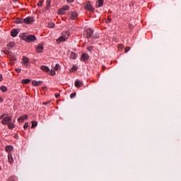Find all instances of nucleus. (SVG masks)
Here are the masks:
<instances>
[{"label": "nucleus", "mask_w": 181, "mask_h": 181, "mask_svg": "<svg viewBox=\"0 0 181 181\" xmlns=\"http://www.w3.org/2000/svg\"><path fill=\"white\" fill-rule=\"evenodd\" d=\"M69 37L70 33L66 31L65 33H62V35L57 40V43L58 45H60L62 42H66V40H67V39H69Z\"/></svg>", "instance_id": "nucleus-1"}, {"label": "nucleus", "mask_w": 181, "mask_h": 181, "mask_svg": "<svg viewBox=\"0 0 181 181\" xmlns=\"http://www.w3.org/2000/svg\"><path fill=\"white\" fill-rule=\"evenodd\" d=\"M85 9L89 11L90 12H94V8L90 1H86L85 3Z\"/></svg>", "instance_id": "nucleus-2"}, {"label": "nucleus", "mask_w": 181, "mask_h": 181, "mask_svg": "<svg viewBox=\"0 0 181 181\" xmlns=\"http://www.w3.org/2000/svg\"><path fill=\"white\" fill-rule=\"evenodd\" d=\"M11 122H12V117L8 116L3 118L1 124L3 125H8V124H9Z\"/></svg>", "instance_id": "nucleus-3"}, {"label": "nucleus", "mask_w": 181, "mask_h": 181, "mask_svg": "<svg viewBox=\"0 0 181 181\" xmlns=\"http://www.w3.org/2000/svg\"><path fill=\"white\" fill-rule=\"evenodd\" d=\"M32 22H35V18L33 17H27L24 18V23H26V25H29L32 23Z\"/></svg>", "instance_id": "nucleus-4"}, {"label": "nucleus", "mask_w": 181, "mask_h": 181, "mask_svg": "<svg viewBox=\"0 0 181 181\" xmlns=\"http://www.w3.org/2000/svg\"><path fill=\"white\" fill-rule=\"evenodd\" d=\"M88 59H90V55H88V54H87V53L82 54V55L81 57V62H87V60H88Z\"/></svg>", "instance_id": "nucleus-5"}, {"label": "nucleus", "mask_w": 181, "mask_h": 181, "mask_svg": "<svg viewBox=\"0 0 181 181\" xmlns=\"http://www.w3.org/2000/svg\"><path fill=\"white\" fill-rule=\"evenodd\" d=\"M86 37L88 39L93 36V33H94V30L91 28H88L86 30Z\"/></svg>", "instance_id": "nucleus-6"}, {"label": "nucleus", "mask_w": 181, "mask_h": 181, "mask_svg": "<svg viewBox=\"0 0 181 181\" xmlns=\"http://www.w3.org/2000/svg\"><path fill=\"white\" fill-rule=\"evenodd\" d=\"M35 40H36V36H35L33 35H30L27 36L28 43H30V42H33Z\"/></svg>", "instance_id": "nucleus-7"}, {"label": "nucleus", "mask_w": 181, "mask_h": 181, "mask_svg": "<svg viewBox=\"0 0 181 181\" xmlns=\"http://www.w3.org/2000/svg\"><path fill=\"white\" fill-rule=\"evenodd\" d=\"M5 151L9 155V153H11V152H12V151H13V146H6L5 147Z\"/></svg>", "instance_id": "nucleus-8"}, {"label": "nucleus", "mask_w": 181, "mask_h": 181, "mask_svg": "<svg viewBox=\"0 0 181 181\" xmlns=\"http://www.w3.org/2000/svg\"><path fill=\"white\" fill-rule=\"evenodd\" d=\"M104 5V0H98L96 1V8H101Z\"/></svg>", "instance_id": "nucleus-9"}, {"label": "nucleus", "mask_w": 181, "mask_h": 181, "mask_svg": "<svg viewBox=\"0 0 181 181\" xmlns=\"http://www.w3.org/2000/svg\"><path fill=\"white\" fill-rule=\"evenodd\" d=\"M75 87H76L77 88H80V87H83V82H81L78 80H76L75 81Z\"/></svg>", "instance_id": "nucleus-10"}, {"label": "nucleus", "mask_w": 181, "mask_h": 181, "mask_svg": "<svg viewBox=\"0 0 181 181\" xmlns=\"http://www.w3.org/2000/svg\"><path fill=\"white\" fill-rule=\"evenodd\" d=\"M23 63H24V65L28 67L29 66V59L26 57H23Z\"/></svg>", "instance_id": "nucleus-11"}, {"label": "nucleus", "mask_w": 181, "mask_h": 181, "mask_svg": "<svg viewBox=\"0 0 181 181\" xmlns=\"http://www.w3.org/2000/svg\"><path fill=\"white\" fill-rule=\"evenodd\" d=\"M18 30L16 29H13L11 31V35L13 37H16V36H18Z\"/></svg>", "instance_id": "nucleus-12"}, {"label": "nucleus", "mask_w": 181, "mask_h": 181, "mask_svg": "<svg viewBox=\"0 0 181 181\" xmlns=\"http://www.w3.org/2000/svg\"><path fill=\"white\" fill-rule=\"evenodd\" d=\"M78 16V13L76 11H71V19H76Z\"/></svg>", "instance_id": "nucleus-13"}, {"label": "nucleus", "mask_w": 181, "mask_h": 181, "mask_svg": "<svg viewBox=\"0 0 181 181\" xmlns=\"http://www.w3.org/2000/svg\"><path fill=\"white\" fill-rule=\"evenodd\" d=\"M40 69L41 70H42L43 71H45L46 73H48V71H50V69H49V66L45 65L41 66Z\"/></svg>", "instance_id": "nucleus-14"}, {"label": "nucleus", "mask_w": 181, "mask_h": 181, "mask_svg": "<svg viewBox=\"0 0 181 181\" xmlns=\"http://www.w3.org/2000/svg\"><path fill=\"white\" fill-rule=\"evenodd\" d=\"M43 45H39L36 48V52L37 53H42V52H43Z\"/></svg>", "instance_id": "nucleus-15"}, {"label": "nucleus", "mask_w": 181, "mask_h": 181, "mask_svg": "<svg viewBox=\"0 0 181 181\" xmlns=\"http://www.w3.org/2000/svg\"><path fill=\"white\" fill-rule=\"evenodd\" d=\"M8 161L12 165L13 163V157L11 153L8 154Z\"/></svg>", "instance_id": "nucleus-16"}, {"label": "nucleus", "mask_w": 181, "mask_h": 181, "mask_svg": "<svg viewBox=\"0 0 181 181\" xmlns=\"http://www.w3.org/2000/svg\"><path fill=\"white\" fill-rule=\"evenodd\" d=\"M14 23H24V19L23 18H17L16 19V21H14Z\"/></svg>", "instance_id": "nucleus-17"}, {"label": "nucleus", "mask_w": 181, "mask_h": 181, "mask_svg": "<svg viewBox=\"0 0 181 181\" xmlns=\"http://www.w3.org/2000/svg\"><path fill=\"white\" fill-rule=\"evenodd\" d=\"M52 4V1L51 0H47L46 1V6H45V9H49V8H50V5Z\"/></svg>", "instance_id": "nucleus-18"}, {"label": "nucleus", "mask_w": 181, "mask_h": 181, "mask_svg": "<svg viewBox=\"0 0 181 181\" xmlns=\"http://www.w3.org/2000/svg\"><path fill=\"white\" fill-rule=\"evenodd\" d=\"M28 118V115H25L23 117H20L18 119L19 121V122H23L25 119H26Z\"/></svg>", "instance_id": "nucleus-19"}, {"label": "nucleus", "mask_w": 181, "mask_h": 181, "mask_svg": "<svg viewBox=\"0 0 181 181\" xmlns=\"http://www.w3.org/2000/svg\"><path fill=\"white\" fill-rule=\"evenodd\" d=\"M8 128L9 129H13L15 128V124L11 122L10 123H8Z\"/></svg>", "instance_id": "nucleus-20"}, {"label": "nucleus", "mask_w": 181, "mask_h": 181, "mask_svg": "<svg viewBox=\"0 0 181 181\" xmlns=\"http://www.w3.org/2000/svg\"><path fill=\"white\" fill-rule=\"evenodd\" d=\"M8 47V49L11 50V49H13V47H15V42H10L8 43V45H7Z\"/></svg>", "instance_id": "nucleus-21"}, {"label": "nucleus", "mask_w": 181, "mask_h": 181, "mask_svg": "<svg viewBox=\"0 0 181 181\" xmlns=\"http://www.w3.org/2000/svg\"><path fill=\"white\" fill-rule=\"evenodd\" d=\"M71 59H72L73 60H76V59H77V54L73 52H71Z\"/></svg>", "instance_id": "nucleus-22"}, {"label": "nucleus", "mask_w": 181, "mask_h": 181, "mask_svg": "<svg viewBox=\"0 0 181 181\" xmlns=\"http://www.w3.org/2000/svg\"><path fill=\"white\" fill-rule=\"evenodd\" d=\"M0 90L3 92V93H5L6 91H8V88H6V86H1L0 87Z\"/></svg>", "instance_id": "nucleus-23"}, {"label": "nucleus", "mask_w": 181, "mask_h": 181, "mask_svg": "<svg viewBox=\"0 0 181 181\" xmlns=\"http://www.w3.org/2000/svg\"><path fill=\"white\" fill-rule=\"evenodd\" d=\"M21 37L22 39V40H25V42H28V36H26L25 34H22L21 35Z\"/></svg>", "instance_id": "nucleus-24"}, {"label": "nucleus", "mask_w": 181, "mask_h": 181, "mask_svg": "<svg viewBox=\"0 0 181 181\" xmlns=\"http://www.w3.org/2000/svg\"><path fill=\"white\" fill-rule=\"evenodd\" d=\"M29 83H30V79H23L22 80V83L23 84H29Z\"/></svg>", "instance_id": "nucleus-25"}, {"label": "nucleus", "mask_w": 181, "mask_h": 181, "mask_svg": "<svg viewBox=\"0 0 181 181\" xmlns=\"http://www.w3.org/2000/svg\"><path fill=\"white\" fill-rule=\"evenodd\" d=\"M54 70L55 71H57L60 70V64H57L55 65L54 68Z\"/></svg>", "instance_id": "nucleus-26"}, {"label": "nucleus", "mask_w": 181, "mask_h": 181, "mask_svg": "<svg viewBox=\"0 0 181 181\" xmlns=\"http://www.w3.org/2000/svg\"><path fill=\"white\" fill-rule=\"evenodd\" d=\"M49 71V74H50V76H55L56 75V71H55V70L54 69H51L50 71Z\"/></svg>", "instance_id": "nucleus-27"}, {"label": "nucleus", "mask_w": 181, "mask_h": 181, "mask_svg": "<svg viewBox=\"0 0 181 181\" xmlns=\"http://www.w3.org/2000/svg\"><path fill=\"white\" fill-rule=\"evenodd\" d=\"M64 10H63V8H60L59 11H58V13L59 15H64Z\"/></svg>", "instance_id": "nucleus-28"}, {"label": "nucleus", "mask_w": 181, "mask_h": 181, "mask_svg": "<svg viewBox=\"0 0 181 181\" xmlns=\"http://www.w3.org/2000/svg\"><path fill=\"white\" fill-rule=\"evenodd\" d=\"M62 8L66 12V11H69V9H70V7L69 6H64Z\"/></svg>", "instance_id": "nucleus-29"}, {"label": "nucleus", "mask_w": 181, "mask_h": 181, "mask_svg": "<svg viewBox=\"0 0 181 181\" xmlns=\"http://www.w3.org/2000/svg\"><path fill=\"white\" fill-rule=\"evenodd\" d=\"M54 23H50L48 25V28H49L50 29L53 28L54 27Z\"/></svg>", "instance_id": "nucleus-30"}, {"label": "nucleus", "mask_w": 181, "mask_h": 181, "mask_svg": "<svg viewBox=\"0 0 181 181\" xmlns=\"http://www.w3.org/2000/svg\"><path fill=\"white\" fill-rule=\"evenodd\" d=\"M35 127H37V122H33L32 128H35Z\"/></svg>", "instance_id": "nucleus-31"}, {"label": "nucleus", "mask_w": 181, "mask_h": 181, "mask_svg": "<svg viewBox=\"0 0 181 181\" xmlns=\"http://www.w3.org/2000/svg\"><path fill=\"white\" fill-rule=\"evenodd\" d=\"M71 71H72L73 73H76V71H77V66H73V67L71 68Z\"/></svg>", "instance_id": "nucleus-32"}, {"label": "nucleus", "mask_w": 181, "mask_h": 181, "mask_svg": "<svg viewBox=\"0 0 181 181\" xmlns=\"http://www.w3.org/2000/svg\"><path fill=\"white\" fill-rule=\"evenodd\" d=\"M32 84H33V86H38L37 81H32Z\"/></svg>", "instance_id": "nucleus-33"}, {"label": "nucleus", "mask_w": 181, "mask_h": 181, "mask_svg": "<svg viewBox=\"0 0 181 181\" xmlns=\"http://www.w3.org/2000/svg\"><path fill=\"white\" fill-rule=\"evenodd\" d=\"M37 6H42L43 5V1H38V3L37 4Z\"/></svg>", "instance_id": "nucleus-34"}, {"label": "nucleus", "mask_w": 181, "mask_h": 181, "mask_svg": "<svg viewBox=\"0 0 181 181\" xmlns=\"http://www.w3.org/2000/svg\"><path fill=\"white\" fill-rule=\"evenodd\" d=\"M129 50H131V48L129 47H127L124 49V52L128 53Z\"/></svg>", "instance_id": "nucleus-35"}, {"label": "nucleus", "mask_w": 181, "mask_h": 181, "mask_svg": "<svg viewBox=\"0 0 181 181\" xmlns=\"http://www.w3.org/2000/svg\"><path fill=\"white\" fill-rule=\"evenodd\" d=\"M29 127V123H25L23 126L24 129H26Z\"/></svg>", "instance_id": "nucleus-36"}, {"label": "nucleus", "mask_w": 181, "mask_h": 181, "mask_svg": "<svg viewBox=\"0 0 181 181\" xmlns=\"http://www.w3.org/2000/svg\"><path fill=\"white\" fill-rule=\"evenodd\" d=\"M74 97H76V93H71V94L70 95V98H74Z\"/></svg>", "instance_id": "nucleus-37"}, {"label": "nucleus", "mask_w": 181, "mask_h": 181, "mask_svg": "<svg viewBox=\"0 0 181 181\" xmlns=\"http://www.w3.org/2000/svg\"><path fill=\"white\" fill-rule=\"evenodd\" d=\"M16 73H21V71H22V69H21L19 68H16Z\"/></svg>", "instance_id": "nucleus-38"}, {"label": "nucleus", "mask_w": 181, "mask_h": 181, "mask_svg": "<svg viewBox=\"0 0 181 181\" xmlns=\"http://www.w3.org/2000/svg\"><path fill=\"white\" fill-rule=\"evenodd\" d=\"M7 181H15V177H10Z\"/></svg>", "instance_id": "nucleus-39"}, {"label": "nucleus", "mask_w": 181, "mask_h": 181, "mask_svg": "<svg viewBox=\"0 0 181 181\" xmlns=\"http://www.w3.org/2000/svg\"><path fill=\"white\" fill-rule=\"evenodd\" d=\"M111 22V17H107V21H106L107 23H110Z\"/></svg>", "instance_id": "nucleus-40"}, {"label": "nucleus", "mask_w": 181, "mask_h": 181, "mask_svg": "<svg viewBox=\"0 0 181 181\" xmlns=\"http://www.w3.org/2000/svg\"><path fill=\"white\" fill-rule=\"evenodd\" d=\"M42 83H43V81H37V86H40L42 84Z\"/></svg>", "instance_id": "nucleus-41"}, {"label": "nucleus", "mask_w": 181, "mask_h": 181, "mask_svg": "<svg viewBox=\"0 0 181 181\" xmlns=\"http://www.w3.org/2000/svg\"><path fill=\"white\" fill-rule=\"evenodd\" d=\"M94 39H98V37H100L99 35H96L93 36Z\"/></svg>", "instance_id": "nucleus-42"}, {"label": "nucleus", "mask_w": 181, "mask_h": 181, "mask_svg": "<svg viewBox=\"0 0 181 181\" xmlns=\"http://www.w3.org/2000/svg\"><path fill=\"white\" fill-rule=\"evenodd\" d=\"M59 97H60V93L55 94V98H59Z\"/></svg>", "instance_id": "nucleus-43"}, {"label": "nucleus", "mask_w": 181, "mask_h": 181, "mask_svg": "<svg viewBox=\"0 0 181 181\" xmlns=\"http://www.w3.org/2000/svg\"><path fill=\"white\" fill-rule=\"evenodd\" d=\"M2 80H4V76L0 74V81H2Z\"/></svg>", "instance_id": "nucleus-44"}, {"label": "nucleus", "mask_w": 181, "mask_h": 181, "mask_svg": "<svg viewBox=\"0 0 181 181\" xmlns=\"http://www.w3.org/2000/svg\"><path fill=\"white\" fill-rule=\"evenodd\" d=\"M50 102H44L42 104L43 105H47V104H49Z\"/></svg>", "instance_id": "nucleus-45"}, {"label": "nucleus", "mask_w": 181, "mask_h": 181, "mask_svg": "<svg viewBox=\"0 0 181 181\" xmlns=\"http://www.w3.org/2000/svg\"><path fill=\"white\" fill-rule=\"evenodd\" d=\"M93 48L91 47H88V48H87V50H88L89 52H91V49H92Z\"/></svg>", "instance_id": "nucleus-46"}, {"label": "nucleus", "mask_w": 181, "mask_h": 181, "mask_svg": "<svg viewBox=\"0 0 181 181\" xmlns=\"http://www.w3.org/2000/svg\"><path fill=\"white\" fill-rule=\"evenodd\" d=\"M5 114H4L3 115H1V116H0V119H4V117H5Z\"/></svg>", "instance_id": "nucleus-47"}, {"label": "nucleus", "mask_w": 181, "mask_h": 181, "mask_svg": "<svg viewBox=\"0 0 181 181\" xmlns=\"http://www.w3.org/2000/svg\"><path fill=\"white\" fill-rule=\"evenodd\" d=\"M67 2H69V4L71 3V2H74V0H66Z\"/></svg>", "instance_id": "nucleus-48"}, {"label": "nucleus", "mask_w": 181, "mask_h": 181, "mask_svg": "<svg viewBox=\"0 0 181 181\" xmlns=\"http://www.w3.org/2000/svg\"><path fill=\"white\" fill-rule=\"evenodd\" d=\"M0 103H4V99L2 98H0Z\"/></svg>", "instance_id": "nucleus-49"}, {"label": "nucleus", "mask_w": 181, "mask_h": 181, "mask_svg": "<svg viewBox=\"0 0 181 181\" xmlns=\"http://www.w3.org/2000/svg\"><path fill=\"white\" fill-rule=\"evenodd\" d=\"M119 47H121V49H122L124 47V46L120 45H119Z\"/></svg>", "instance_id": "nucleus-50"}, {"label": "nucleus", "mask_w": 181, "mask_h": 181, "mask_svg": "<svg viewBox=\"0 0 181 181\" xmlns=\"http://www.w3.org/2000/svg\"><path fill=\"white\" fill-rule=\"evenodd\" d=\"M13 59H16V57L15 55L13 56Z\"/></svg>", "instance_id": "nucleus-51"}, {"label": "nucleus", "mask_w": 181, "mask_h": 181, "mask_svg": "<svg viewBox=\"0 0 181 181\" xmlns=\"http://www.w3.org/2000/svg\"><path fill=\"white\" fill-rule=\"evenodd\" d=\"M6 54H10L11 52H5Z\"/></svg>", "instance_id": "nucleus-52"}, {"label": "nucleus", "mask_w": 181, "mask_h": 181, "mask_svg": "<svg viewBox=\"0 0 181 181\" xmlns=\"http://www.w3.org/2000/svg\"><path fill=\"white\" fill-rule=\"evenodd\" d=\"M13 2H18V0H13Z\"/></svg>", "instance_id": "nucleus-53"}, {"label": "nucleus", "mask_w": 181, "mask_h": 181, "mask_svg": "<svg viewBox=\"0 0 181 181\" xmlns=\"http://www.w3.org/2000/svg\"><path fill=\"white\" fill-rule=\"evenodd\" d=\"M1 18H0V22H1Z\"/></svg>", "instance_id": "nucleus-54"}, {"label": "nucleus", "mask_w": 181, "mask_h": 181, "mask_svg": "<svg viewBox=\"0 0 181 181\" xmlns=\"http://www.w3.org/2000/svg\"><path fill=\"white\" fill-rule=\"evenodd\" d=\"M0 170H1V166H0Z\"/></svg>", "instance_id": "nucleus-55"}]
</instances>
